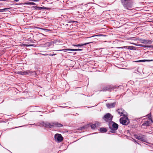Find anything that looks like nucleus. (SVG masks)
Wrapping results in <instances>:
<instances>
[{"label":"nucleus","mask_w":153,"mask_h":153,"mask_svg":"<svg viewBox=\"0 0 153 153\" xmlns=\"http://www.w3.org/2000/svg\"><path fill=\"white\" fill-rule=\"evenodd\" d=\"M116 103L114 102L111 103H108L106 104L107 107L108 108H111L114 107L115 106Z\"/></svg>","instance_id":"nucleus-8"},{"label":"nucleus","mask_w":153,"mask_h":153,"mask_svg":"<svg viewBox=\"0 0 153 153\" xmlns=\"http://www.w3.org/2000/svg\"><path fill=\"white\" fill-rule=\"evenodd\" d=\"M55 139L58 142H61L63 140V137L61 134H57L55 135Z\"/></svg>","instance_id":"nucleus-5"},{"label":"nucleus","mask_w":153,"mask_h":153,"mask_svg":"<svg viewBox=\"0 0 153 153\" xmlns=\"http://www.w3.org/2000/svg\"><path fill=\"white\" fill-rule=\"evenodd\" d=\"M90 126L92 129H95L96 127V124H93L91 125Z\"/></svg>","instance_id":"nucleus-18"},{"label":"nucleus","mask_w":153,"mask_h":153,"mask_svg":"<svg viewBox=\"0 0 153 153\" xmlns=\"http://www.w3.org/2000/svg\"><path fill=\"white\" fill-rule=\"evenodd\" d=\"M7 8H5V9H0V12H2L3 11V10H5V9H7Z\"/></svg>","instance_id":"nucleus-30"},{"label":"nucleus","mask_w":153,"mask_h":153,"mask_svg":"<svg viewBox=\"0 0 153 153\" xmlns=\"http://www.w3.org/2000/svg\"><path fill=\"white\" fill-rule=\"evenodd\" d=\"M111 88V87L110 86H108L104 87L102 91H108Z\"/></svg>","instance_id":"nucleus-10"},{"label":"nucleus","mask_w":153,"mask_h":153,"mask_svg":"<svg viewBox=\"0 0 153 153\" xmlns=\"http://www.w3.org/2000/svg\"><path fill=\"white\" fill-rule=\"evenodd\" d=\"M37 8L39 9V10H42V9H46V7H38Z\"/></svg>","instance_id":"nucleus-24"},{"label":"nucleus","mask_w":153,"mask_h":153,"mask_svg":"<svg viewBox=\"0 0 153 153\" xmlns=\"http://www.w3.org/2000/svg\"><path fill=\"white\" fill-rule=\"evenodd\" d=\"M116 112L120 116H121L123 114V110L122 109H118Z\"/></svg>","instance_id":"nucleus-9"},{"label":"nucleus","mask_w":153,"mask_h":153,"mask_svg":"<svg viewBox=\"0 0 153 153\" xmlns=\"http://www.w3.org/2000/svg\"><path fill=\"white\" fill-rule=\"evenodd\" d=\"M68 52V53H70V52Z\"/></svg>","instance_id":"nucleus-39"},{"label":"nucleus","mask_w":153,"mask_h":153,"mask_svg":"<svg viewBox=\"0 0 153 153\" xmlns=\"http://www.w3.org/2000/svg\"><path fill=\"white\" fill-rule=\"evenodd\" d=\"M139 45V46H141V47H142V46L143 45H142V44H140V45Z\"/></svg>","instance_id":"nucleus-35"},{"label":"nucleus","mask_w":153,"mask_h":153,"mask_svg":"<svg viewBox=\"0 0 153 153\" xmlns=\"http://www.w3.org/2000/svg\"><path fill=\"white\" fill-rule=\"evenodd\" d=\"M144 47L145 48H153V46L152 45H143L142 46Z\"/></svg>","instance_id":"nucleus-19"},{"label":"nucleus","mask_w":153,"mask_h":153,"mask_svg":"<svg viewBox=\"0 0 153 153\" xmlns=\"http://www.w3.org/2000/svg\"><path fill=\"white\" fill-rule=\"evenodd\" d=\"M111 132H114V131H112V132L111 131Z\"/></svg>","instance_id":"nucleus-40"},{"label":"nucleus","mask_w":153,"mask_h":153,"mask_svg":"<svg viewBox=\"0 0 153 153\" xmlns=\"http://www.w3.org/2000/svg\"><path fill=\"white\" fill-rule=\"evenodd\" d=\"M128 49H132L134 47L133 46H128Z\"/></svg>","instance_id":"nucleus-25"},{"label":"nucleus","mask_w":153,"mask_h":153,"mask_svg":"<svg viewBox=\"0 0 153 153\" xmlns=\"http://www.w3.org/2000/svg\"><path fill=\"white\" fill-rule=\"evenodd\" d=\"M47 44H48V45H49L50 44V43H49V42H48V43H47Z\"/></svg>","instance_id":"nucleus-37"},{"label":"nucleus","mask_w":153,"mask_h":153,"mask_svg":"<svg viewBox=\"0 0 153 153\" xmlns=\"http://www.w3.org/2000/svg\"><path fill=\"white\" fill-rule=\"evenodd\" d=\"M25 4L34 5L36 4L34 2H26L24 3Z\"/></svg>","instance_id":"nucleus-16"},{"label":"nucleus","mask_w":153,"mask_h":153,"mask_svg":"<svg viewBox=\"0 0 153 153\" xmlns=\"http://www.w3.org/2000/svg\"><path fill=\"white\" fill-rule=\"evenodd\" d=\"M109 128L113 131L117 130L118 128V125L113 121L109 123Z\"/></svg>","instance_id":"nucleus-1"},{"label":"nucleus","mask_w":153,"mask_h":153,"mask_svg":"<svg viewBox=\"0 0 153 153\" xmlns=\"http://www.w3.org/2000/svg\"><path fill=\"white\" fill-rule=\"evenodd\" d=\"M113 116L109 113H108L105 115L103 117V119L106 122L111 121L112 120Z\"/></svg>","instance_id":"nucleus-4"},{"label":"nucleus","mask_w":153,"mask_h":153,"mask_svg":"<svg viewBox=\"0 0 153 153\" xmlns=\"http://www.w3.org/2000/svg\"><path fill=\"white\" fill-rule=\"evenodd\" d=\"M32 45H25L27 46H33Z\"/></svg>","instance_id":"nucleus-29"},{"label":"nucleus","mask_w":153,"mask_h":153,"mask_svg":"<svg viewBox=\"0 0 153 153\" xmlns=\"http://www.w3.org/2000/svg\"><path fill=\"white\" fill-rule=\"evenodd\" d=\"M106 36V35H103V34H98V35H95V36H92L91 37H94V36Z\"/></svg>","instance_id":"nucleus-20"},{"label":"nucleus","mask_w":153,"mask_h":153,"mask_svg":"<svg viewBox=\"0 0 153 153\" xmlns=\"http://www.w3.org/2000/svg\"><path fill=\"white\" fill-rule=\"evenodd\" d=\"M150 124V121H146L145 122V123L142 124L143 126H148Z\"/></svg>","instance_id":"nucleus-12"},{"label":"nucleus","mask_w":153,"mask_h":153,"mask_svg":"<svg viewBox=\"0 0 153 153\" xmlns=\"http://www.w3.org/2000/svg\"><path fill=\"white\" fill-rule=\"evenodd\" d=\"M30 73V71H27L26 72H19V74L22 75H25V73H27L28 74Z\"/></svg>","instance_id":"nucleus-15"},{"label":"nucleus","mask_w":153,"mask_h":153,"mask_svg":"<svg viewBox=\"0 0 153 153\" xmlns=\"http://www.w3.org/2000/svg\"><path fill=\"white\" fill-rule=\"evenodd\" d=\"M133 45H136V44H134V43H133Z\"/></svg>","instance_id":"nucleus-38"},{"label":"nucleus","mask_w":153,"mask_h":153,"mask_svg":"<svg viewBox=\"0 0 153 153\" xmlns=\"http://www.w3.org/2000/svg\"><path fill=\"white\" fill-rule=\"evenodd\" d=\"M90 43L91 42L87 43H84V44H79L77 45L78 46H82L83 45H86Z\"/></svg>","instance_id":"nucleus-17"},{"label":"nucleus","mask_w":153,"mask_h":153,"mask_svg":"<svg viewBox=\"0 0 153 153\" xmlns=\"http://www.w3.org/2000/svg\"><path fill=\"white\" fill-rule=\"evenodd\" d=\"M100 130L102 132H105L107 131V130L106 128H102L100 129Z\"/></svg>","instance_id":"nucleus-14"},{"label":"nucleus","mask_w":153,"mask_h":153,"mask_svg":"<svg viewBox=\"0 0 153 153\" xmlns=\"http://www.w3.org/2000/svg\"><path fill=\"white\" fill-rule=\"evenodd\" d=\"M54 126L55 127H61L62 126V124L59 123L57 122H54Z\"/></svg>","instance_id":"nucleus-11"},{"label":"nucleus","mask_w":153,"mask_h":153,"mask_svg":"<svg viewBox=\"0 0 153 153\" xmlns=\"http://www.w3.org/2000/svg\"><path fill=\"white\" fill-rule=\"evenodd\" d=\"M153 60H140L139 61H135L136 62H144L145 61L149 62L150 61H153Z\"/></svg>","instance_id":"nucleus-13"},{"label":"nucleus","mask_w":153,"mask_h":153,"mask_svg":"<svg viewBox=\"0 0 153 153\" xmlns=\"http://www.w3.org/2000/svg\"><path fill=\"white\" fill-rule=\"evenodd\" d=\"M55 54H49V55L50 56H53Z\"/></svg>","instance_id":"nucleus-28"},{"label":"nucleus","mask_w":153,"mask_h":153,"mask_svg":"<svg viewBox=\"0 0 153 153\" xmlns=\"http://www.w3.org/2000/svg\"><path fill=\"white\" fill-rule=\"evenodd\" d=\"M54 122L51 123H47L45 124V126L46 128H50L54 126Z\"/></svg>","instance_id":"nucleus-6"},{"label":"nucleus","mask_w":153,"mask_h":153,"mask_svg":"<svg viewBox=\"0 0 153 153\" xmlns=\"http://www.w3.org/2000/svg\"><path fill=\"white\" fill-rule=\"evenodd\" d=\"M32 1H34V2H36V1H38V0H32Z\"/></svg>","instance_id":"nucleus-32"},{"label":"nucleus","mask_w":153,"mask_h":153,"mask_svg":"<svg viewBox=\"0 0 153 153\" xmlns=\"http://www.w3.org/2000/svg\"><path fill=\"white\" fill-rule=\"evenodd\" d=\"M82 51V49H75V51Z\"/></svg>","instance_id":"nucleus-27"},{"label":"nucleus","mask_w":153,"mask_h":153,"mask_svg":"<svg viewBox=\"0 0 153 153\" xmlns=\"http://www.w3.org/2000/svg\"><path fill=\"white\" fill-rule=\"evenodd\" d=\"M124 7L127 9L130 10L132 8V5L127 0L123 1H122Z\"/></svg>","instance_id":"nucleus-3"},{"label":"nucleus","mask_w":153,"mask_h":153,"mask_svg":"<svg viewBox=\"0 0 153 153\" xmlns=\"http://www.w3.org/2000/svg\"><path fill=\"white\" fill-rule=\"evenodd\" d=\"M73 45L74 46H78L77 45Z\"/></svg>","instance_id":"nucleus-33"},{"label":"nucleus","mask_w":153,"mask_h":153,"mask_svg":"<svg viewBox=\"0 0 153 153\" xmlns=\"http://www.w3.org/2000/svg\"><path fill=\"white\" fill-rule=\"evenodd\" d=\"M137 138L139 140L143 141V137H141L138 136L137 137Z\"/></svg>","instance_id":"nucleus-21"},{"label":"nucleus","mask_w":153,"mask_h":153,"mask_svg":"<svg viewBox=\"0 0 153 153\" xmlns=\"http://www.w3.org/2000/svg\"><path fill=\"white\" fill-rule=\"evenodd\" d=\"M123 48V47H119L118 48Z\"/></svg>","instance_id":"nucleus-34"},{"label":"nucleus","mask_w":153,"mask_h":153,"mask_svg":"<svg viewBox=\"0 0 153 153\" xmlns=\"http://www.w3.org/2000/svg\"><path fill=\"white\" fill-rule=\"evenodd\" d=\"M33 7V8H34V9H36V8H37L38 7L36 6H34Z\"/></svg>","instance_id":"nucleus-31"},{"label":"nucleus","mask_w":153,"mask_h":153,"mask_svg":"<svg viewBox=\"0 0 153 153\" xmlns=\"http://www.w3.org/2000/svg\"><path fill=\"white\" fill-rule=\"evenodd\" d=\"M75 49L68 48V51H75Z\"/></svg>","instance_id":"nucleus-23"},{"label":"nucleus","mask_w":153,"mask_h":153,"mask_svg":"<svg viewBox=\"0 0 153 153\" xmlns=\"http://www.w3.org/2000/svg\"><path fill=\"white\" fill-rule=\"evenodd\" d=\"M148 117L151 120V122L152 123H153V121L152 120V119L151 118V115H148Z\"/></svg>","instance_id":"nucleus-22"},{"label":"nucleus","mask_w":153,"mask_h":153,"mask_svg":"<svg viewBox=\"0 0 153 153\" xmlns=\"http://www.w3.org/2000/svg\"><path fill=\"white\" fill-rule=\"evenodd\" d=\"M14 0L16 2H17L19 1V0Z\"/></svg>","instance_id":"nucleus-36"},{"label":"nucleus","mask_w":153,"mask_h":153,"mask_svg":"<svg viewBox=\"0 0 153 153\" xmlns=\"http://www.w3.org/2000/svg\"><path fill=\"white\" fill-rule=\"evenodd\" d=\"M152 41L149 40L143 39L141 40V42L142 43L148 44H150L152 43Z\"/></svg>","instance_id":"nucleus-7"},{"label":"nucleus","mask_w":153,"mask_h":153,"mask_svg":"<svg viewBox=\"0 0 153 153\" xmlns=\"http://www.w3.org/2000/svg\"><path fill=\"white\" fill-rule=\"evenodd\" d=\"M120 123L124 125H127L129 122L128 118L126 117H122L120 119Z\"/></svg>","instance_id":"nucleus-2"},{"label":"nucleus","mask_w":153,"mask_h":153,"mask_svg":"<svg viewBox=\"0 0 153 153\" xmlns=\"http://www.w3.org/2000/svg\"><path fill=\"white\" fill-rule=\"evenodd\" d=\"M39 28L40 29H41L43 30H44L45 31H47L49 30H48V29H42V28Z\"/></svg>","instance_id":"nucleus-26"}]
</instances>
